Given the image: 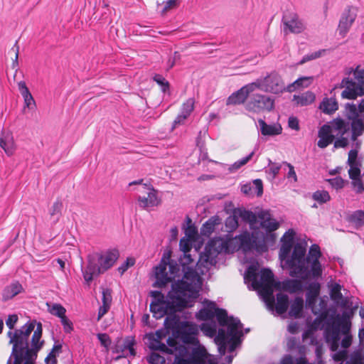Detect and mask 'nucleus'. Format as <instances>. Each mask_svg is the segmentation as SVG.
<instances>
[{"instance_id":"nucleus-44","label":"nucleus","mask_w":364,"mask_h":364,"mask_svg":"<svg viewBox=\"0 0 364 364\" xmlns=\"http://www.w3.org/2000/svg\"><path fill=\"white\" fill-rule=\"evenodd\" d=\"M147 361L150 364H164L165 358L161 355L159 353L156 352H152L148 357Z\"/></svg>"},{"instance_id":"nucleus-31","label":"nucleus","mask_w":364,"mask_h":364,"mask_svg":"<svg viewBox=\"0 0 364 364\" xmlns=\"http://www.w3.org/2000/svg\"><path fill=\"white\" fill-rule=\"evenodd\" d=\"M319 109L326 114H332L338 109V105L335 98H324L319 105Z\"/></svg>"},{"instance_id":"nucleus-26","label":"nucleus","mask_w":364,"mask_h":364,"mask_svg":"<svg viewBox=\"0 0 364 364\" xmlns=\"http://www.w3.org/2000/svg\"><path fill=\"white\" fill-rule=\"evenodd\" d=\"M18 88L23 98L24 108H27L30 110L35 109L36 107V102L28 88L27 87L26 82L24 81L18 82Z\"/></svg>"},{"instance_id":"nucleus-30","label":"nucleus","mask_w":364,"mask_h":364,"mask_svg":"<svg viewBox=\"0 0 364 364\" xmlns=\"http://www.w3.org/2000/svg\"><path fill=\"white\" fill-rule=\"evenodd\" d=\"M23 289V287L19 282H14L4 289L2 298L4 301L9 300L20 294Z\"/></svg>"},{"instance_id":"nucleus-25","label":"nucleus","mask_w":364,"mask_h":364,"mask_svg":"<svg viewBox=\"0 0 364 364\" xmlns=\"http://www.w3.org/2000/svg\"><path fill=\"white\" fill-rule=\"evenodd\" d=\"M241 191L245 195L253 196L255 195L261 196L263 193V184L260 179L253 180L252 182L245 183L241 186Z\"/></svg>"},{"instance_id":"nucleus-11","label":"nucleus","mask_w":364,"mask_h":364,"mask_svg":"<svg viewBox=\"0 0 364 364\" xmlns=\"http://www.w3.org/2000/svg\"><path fill=\"white\" fill-rule=\"evenodd\" d=\"M345 74L348 77L345 81V85H343V87H345L343 98L355 99L364 95V68L358 65L355 69L348 68Z\"/></svg>"},{"instance_id":"nucleus-61","label":"nucleus","mask_w":364,"mask_h":364,"mask_svg":"<svg viewBox=\"0 0 364 364\" xmlns=\"http://www.w3.org/2000/svg\"><path fill=\"white\" fill-rule=\"evenodd\" d=\"M358 337L360 343H364V328H361L358 333Z\"/></svg>"},{"instance_id":"nucleus-22","label":"nucleus","mask_w":364,"mask_h":364,"mask_svg":"<svg viewBox=\"0 0 364 364\" xmlns=\"http://www.w3.org/2000/svg\"><path fill=\"white\" fill-rule=\"evenodd\" d=\"M250 83L242 87L237 91L233 92L227 100L226 104L229 105H240L248 101L249 93L252 90L250 88Z\"/></svg>"},{"instance_id":"nucleus-9","label":"nucleus","mask_w":364,"mask_h":364,"mask_svg":"<svg viewBox=\"0 0 364 364\" xmlns=\"http://www.w3.org/2000/svg\"><path fill=\"white\" fill-rule=\"evenodd\" d=\"M176 350L174 364H218L217 358L209 354L201 345L195 346L191 353L186 347H180Z\"/></svg>"},{"instance_id":"nucleus-21","label":"nucleus","mask_w":364,"mask_h":364,"mask_svg":"<svg viewBox=\"0 0 364 364\" xmlns=\"http://www.w3.org/2000/svg\"><path fill=\"white\" fill-rule=\"evenodd\" d=\"M0 146L6 155L12 156L16 149L13 134L9 130H2L0 132Z\"/></svg>"},{"instance_id":"nucleus-39","label":"nucleus","mask_w":364,"mask_h":364,"mask_svg":"<svg viewBox=\"0 0 364 364\" xmlns=\"http://www.w3.org/2000/svg\"><path fill=\"white\" fill-rule=\"evenodd\" d=\"M254 152H251L249 155H247L245 157H243L242 159L235 161L233 164H232L230 168L229 171L230 172H235L237 170H238L240 167L245 165L253 156Z\"/></svg>"},{"instance_id":"nucleus-49","label":"nucleus","mask_w":364,"mask_h":364,"mask_svg":"<svg viewBox=\"0 0 364 364\" xmlns=\"http://www.w3.org/2000/svg\"><path fill=\"white\" fill-rule=\"evenodd\" d=\"M135 264V259L133 257H128L126 261L119 267L118 270L121 274L126 272L128 268L132 267Z\"/></svg>"},{"instance_id":"nucleus-17","label":"nucleus","mask_w":364,"mask_h":364,"mask_svg":"<svg viewBox=\"0 0 364 364\" xmlns=\"http://www.w3.org/2000/svg\"><path fill=\"white\" fill-rule=\"evenodd\" d=\"M142 181H136L129 183V186L133 184H139L137 191L139 193L138 197L139 205L141 208L149 209L156 206L159 204L160 200L157 196L156 190L151 186L146 183H142Z\"/></svg>"},{"instance_id":"nucleus-6","label":"nucleus","mask_w":364,"mask_h":364,"mask_svg":"<svg viewBox=\"0 0 364 364\" xmlns=\"http://www.w3.org/2000/svg\"><path fill=\"white\" fill-rule=\"evenodd\" d=\"M17 321L18 316L16 314L9 315L6 321V326L10 328L7 333L9 343L13 345L7 364H34L37 352L43 343L41 340L42 325L33 321L18 330L12 331Z\"/></svg>"},{"instance_id":"nucleus-54","label":"nucleus","mask_w":364,"mask_h":364,"mask_svg":"<svg viewBox=\"0 0 364 364\" xmlns=\"http://www.w3.org/2000/svg\"><path fill=\"white\" fill-rule=\"evenodd\" d=\"M331 186L336 190L341 188V178L336 177L334 178L328 179Z\"/></svg>"},{"instance_id":"nucleus-10","label":"nucleus","mask_w":364,"mask_h":364,"mask_svg":"<svg viewBox=\"0 0 364 364\" xmlns=\"http://www.w3.org/2000/svg\"><path fill=\"white\" fill-rule=\"evenodd\" d=\"M119 257L118 250L113 248L105 250L98 255L97 264L89 259L88 264L82 271L85 280L88 283L93 277L111 268Z\"/></svg>"},{"instance_id":"nucleus-34","label":"nucleus","mask_w":364,"mask_h":364,"mask_svg":"<svg viewBox=\"0 0 364 364\" xmlns=\"http://www.w3.org/2000/svg\"><path fill=\"white\" fill-rule=\"evenodd\" d=\"M219 224L220 219L218 218H210L203 225L200 229L201 234L209 236L215 230V226Z\"/></svg>"},{"instance_id":"nucleus-42","label":"nucleus","mask_w":364,"mask_h":364,"mask_svg":"<svg viewBox=\"0 0 364 364\" xmlns=\"http://www.w3.org/2000/svg\"><path fill=\"white\" fill-rule=\"evenodd\" d=\"M313 82V77H302L297 79L291 87H306Z\"/></svg>"},{"instance_id":"nucleus-59","label":"nucleus","mask_w":364,"mask_h":364,"mask_svg":"<svg viewBox=\"0 0 364 364\" xmlns=\"http://www.w3.org/2000/svg\"><path fill=\"white\" fill-rule=\"evenodd\" d=\"M299 329V324L297 322H291L288 326V331L291 333H296Z\"/></svg>"},{"instance_id":"nucleus-14","label":"nucleus","mask_w":364,"mask_h":364,"mask_svg":"<svg viewBox=\"0 0 364 364\" xmlns=\"http://www.w3.org/2000/svg\"><path fill=\"white\" fill-rule=\"evenodd\" d=\"M341 133V119L337 118L331 124L323 125L318 131V146L324 149L331 144L336 136L337 139L334 143L336 148L341 147V139L339 135Z\"/></svg>"},{"instance_id":"nucleus-29","label":"nucleus","mask_w":364,"mask_h":364,"mask_svg":"<svg viewBox=\"0 0 364 364\" xmlns=\"http://www.w3.org/2000/svg\"><path fill=\"white\" fill-rule=\"evenodd\" d=\"M358 8L356 6H348L343 13V31L348 29L354 22L357 16Z\"/></svg>"},{"instance_id":"nucleus-37","label":"nucleus","mask_w":364,"mask_h":364,"mask_svg":"<svg viewBox=\"0 0 364 364\" xmlns=\"http://www.w3.org/2000/svg\"><path fill=\"white\" fill-rule=\"evenodd\" d=\"M184 234L185 237H188L193 240H196V238L197 237V229L194 225L191 224V220L189 218H187V225L184 228Z\"/></svg>"},{"instance_id":"nucleus-47","label":"nucleus","mask_w":364,"mask_h":364,"mask_svg":"<svg viewBox=\"0 0 364 364\" xmlns=\"http://www.w3.org/2000/svg\"><path fill=\"white\" fill-rule=\"evenodd\" d=\"M280 168H281V166L279 164L271 163L269 166L268 169L267 170V172L268 175L269 176V177L272 179H273L278 174Z\"/></svg>"},{"instance_id":"nucleus-15","label":"nucleus","mask_w":364,"mask_h":364,"mask_svg":"<svg viewBox=\"0 0 364 364\" xmlns=\"http://www.w3.org/2000/svg\"><path fill=\"white\" fill-rule=\"evenodd\" d=\"M165 337V332L163 330L156 331L155 333H148L146 336L147 340V345L149 348L156 350H160L161 352L167 353L168 354H173L176 358V349L180 347H186L183 345H178L173 338H169L167 341L168 347L161 342L163 338Z\"/></svg>"},{"instance_id":"nucleus-2","label":"nucleus","mask_w":364,"mask_h":364,"mask_svg":"<svg viewBox=\"0 0 364 364\" xmlns=\"http://www.w3.org/2000/svg\"><path fill=\"white\" fill-rule=\"evenodd\" d=\"M240 218L247 223L251 230L255 231L259 228L266 231L261 239L256 236L257 232L250 235L244 232L234 238L228 236L225 237H216L210 240L205 247V252L201 255L199 264L205 267L215 265L217 257L220 253H232L242 250L245 253L255 250L262 252L267 250V246L273 245L276 240V235L273 232L279 227V223L272 218L269 210H259L257 213L250 210H241Z\"/></svg>"},{"instance_id":"nucleus-28","label":"nucleus","mask_w":364,"mask_h":364,"mask_svg":"<svg viewBox=\"0 0 364 364\" xmlns=\"http://www.w3.org/2000/svg\"><path fill=\"white\" fill-rule=\"evenodd\" d=\"M102 305L100 306L97 315V320H100L110 309L112 298V293L109 289H103L102 290Z\"/></svg>"},{"instance_id":"nucleus-63","label":"nucleus","mask_w":364,"mask_h":364,"mask_svg":"<svg viewBox=\"0 0 364 364\" xmlns=\"http://www.w3.org/2000/svg\"><path fill=\"white\" fill-rule=\"evenodd\" d=\"M339 171H340L339 167L334 168V169H331L329 171V174L332 175V176L336 175V173H338L339 172Z\"/></svg>"},{"instance_id":"nucleus-3","label":"nucleus","mask_w":364,"mask_h":364,"mask_svg":"<svg viewBox=\"0 0 364 364\" xmlns=\"http://www.w3.org/2000/svg\"><path fill=\"white\" fill-rule=\"evenodd\" d=\"M295 235V231L289 229L281 239L279 257L283 269H287L291 277L304 279L322 274L319 246L312 245L306 255V243L299 242L294 244Z\"/></svg>"},{"instance_id":"nucleus-24","label":"nucleus","mask_w":364,"mask_h":364,"mask_svg":"<svg viewBox=\"0 0 364 364\" xmlns=\"http://www.w3.org/2000/svg\"><path fill=\"white\" fill-rule=\"evenodd\" d=\"M260 132L263 136H274L282 134V127L279 123L267 124L263 119H259Z\"/></svg>"},{"instance_id":"nucleus-5","label":"nucleus","mask_w":364,"mask_h":364,"mask_svg":"<svg viewBox=\"0 0 364 364\" xmlns=\"http://www.w3.org/2000/svg\"><path fill=\"white\" fill-rule=\"evenodd\" d=\"M320 292V284L314 282L308 287L306 295V306L310 308L315 315H318L311 325L313 330L324 329L325 338L332 353L335 361L341 360V350H339L341 334V316L336 314L335 311L327 309V296L319 299L318 305V296Z\"/></svg>"},{"instance_id":"nucleus-51","label":"nucleus","mask_w":364,"mask_h":364,"mask_svg":"<svg viewBox=\"0 0 364 364\" xmlns=\"http://www.w3.org/2000/svg\"><path fill=\"white\" fill-rule=\"evenodd\" d=\"M288 126L290 129L295 131H299L300 129L299 119L293 116L289 118Z\"/></svg>"},{"instance_id":"nucleus-32","label":"nucleus","mask_w":364,"mask_h":364,"mask_svg":"<svg viewBox=\"0 0 364 364\" xmlns=\"http://www.w3.org/2000/svg\"><path fill=\"white\" fill-rule=\"evenodd\" d=\"M316 96L312 92H306L299 95H294L293 100L299 106H307L313 103Z\"/></svg>"},{"instance_id":"nucleus-45","label":"nucleus","mask_w":364,"mask_h":364,"mask_svg":"<svg viewBox=\"0 0 364 364\" xmlns=\"http://www.w3.org/2000/svg\"><path fill=\"white\" fill-rule=\"evenodd\" d=\"M97 336L102 346L105 348L106 351H108L111 345L110 337L107 333H98Z\"/></svg>"},{"instance_id":"nucleus-57","label":"nucleus","mask_w":364,"mask_h":364,"mask_svg":"<svg viewBox=\"0 0 364 364\" xmlns=\"http://www.w3.org/2000/svg\"><path fill=\"white\" fill-rule=\"evenodd\" d=\"M60 321L65 331L70 332L73 329L72 323L65 317V316L60 318Z\"/></svg>"},{"instance_id":"nucleus-56","label":"nucleus","mask_w":364,"mask_h":364,"mask_svg":"<svg viewBox=\"0 0 364 364\" xmlns=\"http://www.w3.org/2000/svg\"><path fill=\"white\" fill-rule=\"evenodd\" d=\"M164 7L162 10V13H165L169 9H173L176 6V0H167L164 3Z\"/></svg>"},{"instance_id":"nucleus-48","label":"nucleus","mask_w":364,"mask_h":364,"mask_svg":"<svg viewBox=\"0 0 364 364\" xmlns=\"http://www.w3.org/2000/svg\"><path fill=\"white\" fill-rule=\"evenodd\" d=\"M348 170L349 176L352 180H355L357 178L360 177V170L358 167V164L349 166Z\"/></svg>"},{"instance_id":"nucleus-1","label":"nucleus","mask_w":364,"mask_h":364,"mask_svg":"<svg viewBox=\"0 0 364 364\" xmlns=\"http://www.w3.org/2000/svg\"><path fill=\"white\" fill-rule=\"evenodd\" d=\"M205 252L200 254V257ZM171 251L166 250L164 252L160 264L155 268V277L159 287H162L172 280H176L182 276L181 280H178L172 284L171 290L164 296L159 291L151 292L153 301L150 304V310L156 318H160L166 313H173L183 307L191 306L194 299L198 296L201 289L202 280L200 274H205L213 265L207 268L199 264L200 257L194 269V260L191 255L183 253L180 257V267L171 259Z\"/></svg>"},{"instance_id":"nucleus-60","label":"nucleus","mask_w":364,"mask_h":364,"mask_svg":"<svg viewBox=\"0 0 364 364\" xmlns=\"http://www.w3.org/2000/svg\"><path fill=\"white\" fill-rule=\"evenodd\" d=\"M178 234V230L177 227H173L170 230V237L171 240H175L177 239Z\"/></svg>"},{"instance_id":"nucleus-12","label":"nucleus","mask_w":364,"mask_h":364,"mask_svg":"<svg viewBox=\"0 0 364 364\" xmlns=\"http://www.w3.org/2000/svg\"><path fill=\"white\" fill-rule=\"evenodd\" d=\"M250 87L252 90L248 95V101L245 102V109L255 114L273 110L274 99L271 96L259 92L260 89L258 87V85L250 82Z\"/></svg>"},{"instance_id":"nucleus-18","label":"nucleus","mask_w":364,"mask_h":364,"mask_svg":"<svg viewBox=\"0 0 364 364\" xmlns=\"http://www.w3.org/2000/svg\"><path fill=\"white\" fill-rule=\"evenodd\" d=\"M254 84L258 85L260 90L272 94H279L285 90L281 76L276 72H272L263 78L257 79Z\"/></svg>"},{"instance_id":"nucleus-27","label":"nucleus","mask_w":364,"mask_h":364,"mask_svg":"<svg viewBox=\"0 0 364 364\" xmlns=\"http://www.w3.org/2000/svg\"><path fill=\"white\" fill-rule=\"evenodd\" d=\"M195 101L193 98L188 99L182 105L181 111L173 122V127L183 123L185 119L191 114L194 109Z\"/></svg>"},{"instance_id":"nucleus-23","label":"nucleus","mask_w":364,"mask_h":364,"mask_svg":"<svg viewBox=\"0 0 364 364\" xmlns=\"http://www.w3.org/2000/svg\"><path fill=\"white\" fill-rule=\"evenodd\" d=\"M321 276V274L316 277L305 279L299 277H294L295 279L284 281L282 284H280V287L282 286V289L290 292L301 291L303 289V282H307L311 280H317Z\"/></svg>"},{"instance_id":"nucleus-16","label":"nucleus","mask_w":364,"mask_h":364,"mask_svg":"<svg viewBox=\"0 0 364 364\" xmlns=\"http://www.w3.org/2000/svg\"><path fill=\"white\" fill-rule=\"evenodd\" d=\"M345 108L348 118L351 120L353 136L361 135L364 130V99L358 107L354 104L347 103Z\"/></svg>"},{"instance_id":"nucleus-52","label":"nucleus","mask_w":364,"mask_h":364,"mask_svg":"<svg viewBox=\"0 0 364 364\" xmlns=\"http://www.w3.org/2000/svg\"><path fill=\"white\" fill-rule=\"evenodd\" d=\"M286 165L287 166V167L289 168V171L287 173V178L289 180L292 181L293 182H296L297 181V176L294 171V166L289 163H286Z\"/></svg>"},{"instance_id":"nucleus-53","label":"nucleus","mask_w":364,"mask_h":364,"mask_svg":"<svg viewBox=\"0 0 364 364\" xmlns=\"http://www.w3.org/2000/svg\"><path fill=\"white\" fill-rule=\"evenodd\" d=\"M358 153L355 150H350L348 153V162L349 166L358 164L357 161Z\"/></svg>"},{"instance_id":"nucleus-62","label":"nucleus","mask_w":364,"mask_h":364,"mask_svg":"<svg viewBox=\"0 0 364 364\" xmlns=\"http://www.w3.org/2000/svg\"><path fill=\"white\" fill-rule=\"evenodd\" d=\"M339 286H337L336 287L333 288L332 290H331V297L333 299H337V296L336 295V291H338V289Z\"/></svg>"},{"instance_id":"nucleus-20","label":"nucleus","mask_w":364,"mask_h":364,"mask_svg":"<svg viewBox=\"0 0 364 364\" xmlns=\"http://www.w3.org/2000/svg\"><path fill=\"white\" fill-rule=\"evenodd\" d=\"M285 33L289 31L291 33H299L305 29V25L296 14L285 16L283 18Z\"/></svg>"},{"instance_id":"nucleus-8","label":"nucleus","mask_w":364,"mask_h":364,"mask_svg":"<svg viewBox=\"0 0 364 364\" xmlns=\"http://www.w3.org/2000/svg\"><path fill=\"white\" fill-rule=\"evenodd\" d=\"M195 300L192 302L191 306H185L191 307L193 306ZM184 307H183L180 310H177L173 311V313H166L163 316L166 315V318L165 319L164 323L167 328L174 329L178 327H180L181 330V339L185 343L193 344L197 346L199 344V342L196 338V336L198 332V327L196 324L193 323L191 322H182L179 323V317L176 314L178 311H181Z\"/></svg>"},{"instance_id":"nucleus-33","label":"nucleus","mask_w":364,"mask_h":364,"mask_svg":"<svg viewBox=\"0 0 364 364\" xmlns=\"http://www.w3.org/2000/svg\"><path fill=\"white\" fill-rule=\"evenodd\" d=\"M304 307V301L302 298H296L291 304L290 311L289 312L291 317L299 318L301 316Z\"/></svg>"},{"instance_id":"nucleus-41","label":"nucleus","mask_w":364,"mask_h":364,"mask_svg":"<svg viewBox=\"0 0 364 364\" xmlns=\"http://www.w3.org/2000/svg\"><path fill=\"white\" fill-rule=\"evenodd\" d=\"M350 222L357 225L364 224V211L357 210L349 216Z\"/></svg>"},{"instance_id":"nucleus-43","label":"nucleus","mask_w":364,"mask_h":364,"mask_svg":"<svg viewBox=\"0 0 364 364\" xmlns=\"http://www.w3.org/2000/svg\"><path fill=\"white\" fill-rule=\"evenodd\" d=\"M195 240L189 239L188 237H182L180 240V244H179L180 250L183 253L189 252L192 247V243Z\"/></svg>"},{"instance_id":"nucleus-40","label":"nucleus","mask_w":364,"mask_h":364,"mask_svg":"<svg viewBox=\"0 0 364 364\" xmlns=\"http://www.w3.org/2000/svg\"><path fill=\"white\" fill-rule=\"evenodd\" d=\"M326 52V50H319L317 51H314V52L308 53L302 58V59L299 62V64L301 65V64H304L309 60L318 58L323 56Z\"/></svg>"},{"instance_id":"nucleus-4","label":"nucleus","mask_w":364,"mask_h":364,"mask_svg":"<svg viewBox=\"0 0 364 364\" xmlns=\"http://www.w3.org/2000/svg\"><path fill=\"white\" fill-rule=\"evenodd\" d=\"M203 304V308L196 314V318L198 320L208 321L216 317L220 328L216 334L215 323L207 322L200 326V330L206 336L214 337L220 355H224L227 348L230 352H233L241 344L242 337L244 336L240 321L228 316L226 311L218 308L215 302L205 299Z\"/></svg>"},{"instance_id":"nucleus-55","label":"nucleus","mask_w":364,"mask_h":364,"mask_svg":"<svg viewBox=\"0 0 364 364\" xmlns=\"http://www.w3.org/2000/svg\"><path fill=\"white\" fill-rule=\"evenodd\" d=\"M45 363H46V364H56L57 363L56 355L54 353V349L46 358Z\"/></svg>"},{"instance_id":"nucleus-35","label":"nucleus","mask_w":364,"mask_h":364,"mask_svg":"<svg viewBox=\"0 0 364 364\" xmlns=\"http://www.w3.org/2000/svg\"><path fill=\"white\" fill-rule=\"evenodd\" d=\"M242 210H238L237 212H235L234 215H230L225 220V228L228 232H231L234 230H235L238 227V218L237 217L240 216V212Z\"/></svg>"},{"instance_id":"nucleus-13","label":"nucleus","mask_w":364,"mask_h":364,"mask_svg":"<svg viewBox=\"0 0 364 364\" xmlns=\"http://www.w3.org/2000/svg\"><path fill=\"white\" fill-rule=\"evenodd\" d=\"M360 301L358 298L349 296L348 291L343 295V348H348L352 342L350 335L351 318L355 314Z\"/></svg>"},{"instance_id":"nucleus-46","label":"nucleus","mask_w":364,"mask_h":364,"mask_svg":"<svg viewBox=\"0 0 364 364\" xmlns=\"http://www.w3.org/2000/svg\"><path fill=\"white\" fill-rule=\"evenodd\" d=\"M154 81L161 86V90L165 92L168 90L169 85L168 81L166 80V79L160 75H156L154 77Z\"/></svg>"},{"instance_id":"nucleus-7","label":"nucleus","mask_w":364,"mask_h":364,"mask_svg":"<svg viewBox=\"0 0 364 364\" xmlns=\"http://www.w3.org/2000/svg\"><path fill=\"white\" fill-rule=\"evenodd\" d=\"M259 267V264L257 262H251L244 274L245 283L249 289L258 291L268 309L275 310L278 315L286 313L289 305L287 295L282 293L277 294L276 304L273 295L274 289L280 288V282H275L274 274L269 269H262L259 273V279H258Z\"/></svg>"},{"instance_id":"nucleus-64","label":"nucleus","mask_w":364,"mask_h":364,"mask_svg":"<svg viewBox=\"0 0 364 364\" xmlns=\"http://www.w3.org/2000/svg\"><path fill=\"white\" fill-rule=\"evenodd\" d=\"M359 315L362 318H364V306H361L359 311Z\"/></svg>"},{"instance_id":"nucleus-19","label":"nucleus","mask_w":364,"mask_h":364,"mask_svg":"<svg viewBox=\"0 0 364 364\" xmlns=\"http://www.w3.org/2000/svg\"><path fill=\"white\" fill-rule=\"evenodd\" d=\"M134 345V339L132 337H127L124 340L118 341L113 349V353L118 354L115 360L128 356H134L135 350Z\"/></svg>"},{"instance_id":"nucleus-58","label":"nucleus","mask_w":364,"mask_h":364,"mask_svg":"<svg viewBox=\"0 0 364 364\" xmlns=\"http://www.w3.org/2000/svg\"><path fill=\"white\" fill-rule=\"evenodd\" d=\"M352 185L355 188H356L357 192H361L363 190V186L360 177L357 178L355 180H352Z\"/></svg>"},{"instance_id":"nucleus-50","label":"nucleus","mask_w":364,"mask_h":364,"mask_svg":"<svg viewBox=\"0 0 364 364\" xmlns=\"http://www.w3.org/2000/svg\"><path fill=\"white\" fill-rule=\"evenodd\" d=\"M61 207V203L58 202L55 203L50 208V215L55 217V219H58L60 214Z\"/></svg>"},{"instance_id":"nucleus-38","label":"nucleus","mask_w":364,"mask_h":364,"mask_svg":"<svg viewBox=\"0 0 364 364\" xmlns=\"http://www.w3.org/2000/svg\"><path fill=\"white\" fill-rule=\"evenodd\" d=\"M312 198L314 200L318 203H324L330 200V196L326 191H316L312 195Z\"/></svg>"},{"instance_id":"nucleus-36","label":"nucleus","mask_w":364,"mask_h":364,"mask_svg":"<svg viewBox=\"0 0 364 364\" xmlns=\"http://www.w3.org/2000/svg\"><path fill=\"white\" fill-rule=\"evenodd\" d=\"M48 306V311L54 315L60 318L64 317L65 316L66 310L65 309L59 304H53L52 305H49L47 304Z\"/></svg>"}]
</instances>
